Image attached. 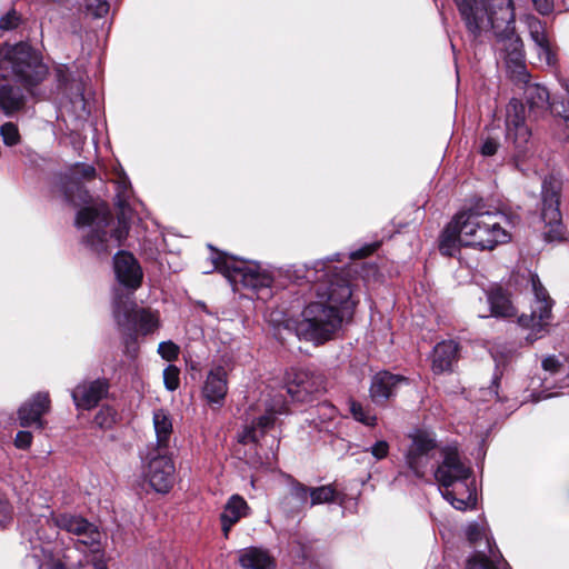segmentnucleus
I'll return each instance as SVG.
<instances>
[{"label":"nucleus","instance_id":"de8ad7c7","mask_svg":"<svg viewBox=\"0 0 569 569\" xmlns=\"http://www.w3.org/2000/svg\"><path fill=\"white\" fill-rule=\"evenodd\" d=\"M12 521V506L8 499L0 495V527L4 528Z\"/></svg>","mask_w":569,"mask_h":569},{"label":"nucleus","instance_id":"bf43d9fd","mask_svg":"<svg viewBox=\"0 0 569 569\" xmlns=\"http://www.w3.org/2000/svg\"><path fill=\"white\" fill-rule=\"evenodd\" d=\"M208 248L211 249V250H214L212 244H208Z\"/></svg>","mask_w":569,"mask_h":569},{"label":"nucleus","instance_id":"2eb2a0df","mask_svg":"<svg viewBox=\"0 0 569 569\" xmlns=\"http://www.w3.org/2000/svg\"><path fill=\"white\" fill-rule=\"evenodd\" d=\"M146 477L151 488L158 493H167L173 487L176 467L169 450L147 448Z\"/></svg>","mask_w":569,"mask_h":569},{"label":"nucleus","instance_id":"cd10ccee","mask_svg":"<svg viewBox=\"0 0 569 569\" xmlns=\"http://www.w3.org/2000/svg\"><path fill=\"white\" fill-rule=\"evenodd\" d=\"M249 510L247 501L241 496L232 495L228 499L220 515L221 529L226 538H228L232 526L241 518L247 517Z\"/></svg>","mask_w":569,"mask_h":569},{"label":"nucleus","instance_id":"6e6d98bb","mask_svg":"<svg viewBox=\"0 0 569 569\" xmlns=\"http://www.w3.org/2000/svg\"><path fill=\"white\" fill-rule=\"evenodd\" d=\"M457 7L458 12L462 16V0H452Z\"/></svg>","mask_w":569,"mask_h":569},{"label":"nucleus","instance_id":"3c124183","mask_svg":"<svg viewBox=\"0 0 569 569\" xmlns=\"http://www.w3.org/2000/svg\"><path fill=\"white\" fill-rule=\"evenodd\" d=\"M32 442V435L30 431H18L14 439V445L19 449H28Z\"/></svg>","mask_w":569,"mask_h":569},{"label":"nucleus","instance_id":"aec40b11","mask_svg":"<svg viewBox=\"0 0 569 569\" xmlns=\"http://www.w3.org/2000/svg\"><path fill=\"white\" fill-rule=\"evenodd\" d=\"M50 397L48 392H37L18 410L19 423L23 428L34 426L37 429L44 428L42 416L50 410Z\"/></svg>","mask_w":569,"mask_h":569},{"label":"nucleus","instance_id":"5701e85b","mask_svg":"<svg viewBox=\"0 0 569 569\" xmlns=\"http://www.w3.org/2000/svg\"><path fill=\"white\" fill-rule=\"evenodd\" d=\"M462 209L458 210L439 236V251L443 256L458 257L461 253Z\"/></svg>","mask_w":569,"mask_h":569},{"label":"nucleus","instance_id":"473e14b6","mask_svg":"<svg viewBox=\"0 0 569 569\" xmlns=\"http://www.w3.org/2000/svg\"><path fill=\"white\" fill-rule=\"evenodd\" d=\"M289 497L283 501V508L288 513L298 512L309 503L311 488L290 477Z\"/></svg>","mask_w":569,"mask_h":569},{"label":"nucleus","instance_id":"5fc2aeb1","mask_svg":"<svg viewBox=\"0 0 569 569\" xmlns=\"http://www.w3.org/2000/svg\"><path fill=\"white\" fill-rule=\"evenodd\" d=\"M93 569H108L107 562L101 553H99V557H94Z\"/></svg>","mask_w":569,"mask_h":569},{"label":"nucleus","instance_id":"a19ab883","mask_svg":"<svg viewBox=\"0 0 569 569\" xmlns=\"http://www.w3.org/2000/svg\"><path fill=\"white\" fill-rule=\"evenodd\" d=\"M163 385L168 391H174L180 386V370L174 365H168L163 369Z\"/></svg>","mask_w":569,"mask_h":569},{"label":"nucleus","instance_id":"7c9ffc66","mask_svg":"<svg viewBox=\"0 0 569 569\" xmlns=\"http://www.w3.org/2000/svg\"><path fill=\"white\" fill-rule=\"evenodd\" d=\"M487 300L492 317L507 319L516 316L517 311L510 296L501 287L491 288L487 292Z\"/></svg>","mask_w":569,"mask_h":569},{"label":"nucleus","instance_id":"20e7f679","mask_svg":"<svg viewBox=\"0 0 569 569\" xmlns=\"http://www.w3.org/2000/svg\"><path fill=\"white\" fill-rule=\"evenodd\" d=\"M465 22L473 33L492 30L500 58L515 50H522L521 38L515 31L512 0H465Z\"/></svg>","mask_w":569,"mask_h":569},{"label":"nucleus","instance_id":"39448f33","mask_svg":"<svg viewBox=\"0 0 569 569\" xmlns=\"http://www.w3.org/2000/svg\"><path fill=\"white\" fill-rule=\"evenodd\" d=\"M113 272L118 286L112 289V315L119 327L133 331V301L134 291L141 286L143 272L136 257L126 250H118L113 258ZM136 333L130 332L127 346L136 345Z\"/></svg>","mask_w":569,"mask_h":569},{"label":"nucleus","instance_id":"f257e3e1","mask_svg":"<svg viewBox=\"0 0 569 569\" xmlns=\"http://www.w3.org/2000/svg\"><path fill=\"white\" fill-rule=\"evenodd\" d=\"M379 242L365 243L357 250L336 252L311 263L292 266V276L312 284L315 300L308 302L300 318L292 322L299 340L321 346L332 340L346 318H351L357 306L352 298L349 276L351 260L363 259L373 253Z\"/></svg>","mask_w":569,"mask_h":569},{"label":"nucleus","instance_id":"58836bf2","mask_svg":"<svg viewBox=\"0 0 569 569\" xmlns=\"http://www.w3.org/2000/svg\"><path fill=\"white\" fill-rule=\"evenodd\" d=\"M350 412L356 421L361 422L365 426L373 427L377 422V417L371 415L370 410L366 409L358 401H350Z\"/></svg>","mask_w":569,"mask_h":569},{"label":"nucleus","instance_id":"09e8293b","mask_svg":"<svg viewBox=\"0 0 569 569\" xmlns=\"http://www.w3.org/2000/svg\"><path fill=\"white\" fill-rule=\"evenodd\" d=\"M365 451H370V453L377 460H382L389 453V445L386 440H379V441L375 442L370 448L365 449Z\"/></svg>","mask_w":569,"mask_h":569},{"label":"nucleus","instance_id":"f03ea898","mask_svg":"<svg viewBox=\"0 0 569 569\" xmlns=\"http://www.w3.org/2000/svg\"><path fill=\"white\" fill-rule=\"evenodd\" d=\"M96 176L92 164L77 162L66 172H56L50 178V192L64 203L78 209L74 227L81 232V243L99 258H107L123 246L134 217L131 182L124 173L116 181L114 206L118 209L117 221L104 202H93L89 191L82 184Z\"/></svg>","mask_w":569,"mask_h":569},{"label":"nucleus","instance_id":"f8f14e48","mask_svg":"<svg viewBox=\"0 0 569 569\" xmlns=\"http://www.w3.org/2000/svg\"><path fill=\"white\" fill-rule=\"evenodd\" d=\"M531 288L533 292V300L531 302L530 315H521L518 318V323L530 330L527 339L535 341L541 338L547 331L551 319V311L553 307V300L550 298L547 289L541 283L538 274H531L530 277Z\"/></svg>","mask_w":569,"mask_h":569},{"label":"nucleus","instance_id":"4d7b16f0","mask_svg":"<svg viewBox=\"0 0 569 569\" xmlns=\"http://www.w3.org/2000/svg\"><path fill=\"white\" fill-rule=\"evenodd\" d=\"M441 536H442V538H443V540H445L446 549L448 550V549H449V547H448V545H449V540L446 538V533H445V532H441Z\"/></svg>","mask_w":569,"mask_h":569},{"label":"nucleus","instance_id":"f3484780","mask_svg":"<svg viewBox=\"0 0 569 569\" xmlns=\"http://www.w3.org/2000/svg\"><path fill=\"white\" fill-rule=\"evenodd\" d=\"M231 370V358L222 356L213 362L202 386V396L209 405L222 407L228 393V373Z\"/></svg>","mask_w":569,"mask_h":569},{"label":"nucleus","instance_id":"393cba45","mask_svg":"<svg viewBox=\"0 0 569 569\" xmlns=\"http://www.w3.org/2000/svg\"><path fill=\"white\" fill-rule=\"evenodd\" d=\"M527 26L531 40L536 44L539 60L548 66L556 64V56L551 49L545 24L536 17L527 18Z\"/></svg>","mask_w":569,"mask_h":569},{"label":"nucleus","instance_id":"bb28decb","mask_svg":"<svg viewBox=\"0 0 569 569\" xmlns=\"http://www.w3.org/2000/svg\"><path fill=\"white\" fill-rule=\"evenodd\" d=\"M71 92L68 98L67 111L73 117L76 126L84 123L91 116V103L86 98L84 84L78 81L70 88Z\"/></svg>","mask_w":569,"mask_h":569},{"label":"nucleus","instance_id":"a211bd4d","mask_svg":"<svg viewBox=\"0 0 569 569\" xmlns=\"http://www.w3.org/2000/svg\"><path fill=\"white\" fill-rule=\"evenodd\" d=\"M110 383L106 378L83 380L71 390L73 405L79 410H91L107 397Z\"/></svg>","mask_w":569,"mask_h":569},{"label":"nucleus","instance_id":"a18cd8bd","mask_svg":"<svg viewBox=\"0 0 569 569\" xmlns=\"http://www.w3.org/2000/svg\"><path fill=\"white\" fill-rule=\"evenodd\" d=\"M86 7L96 18H102L110 9L107 0H86Z\"/></svg>","mask_w":569,"mask_h":569},{"label":"nucleus","instance_id":"1a4fd4ad","mask_svg":"<svg viewBox=\"0 0 569 569\" xmlns=\"http://www.w3.org/2000/svg\"><path fill=\"white\" fill-rule=\"evenodd\" d=\"M465 540L472 549L465 569H511L497 548L483 513L467 520Z\"/></svg>","mask_w":569,"mask_h":569},{"label":"nucleus","instance_id":"4c0bfd02","mask_svg":"<svg viewBox=\"0 0 569 569\" xmlns=\"http://www.w3.org/2000/svg\"><path fill=\"white\" fill-rule=\"evenodd\" d=\"M118 411L109 405L102 406L93 418V425L101 430H110L118 421Z\"/></svg>","mask_w":569,"mask_h":569},{"label":"nucleus","instance_id":"dca6fc26","mask_svg":"<svg viewBox=\"0 0 569 569\" xmlns=\"http://www.w3.org/2000/svg\"><path fill=\"white\" fill-rule=\"evenodd\" d=\"M541 219L549 231L545 232L547 241H553L561 238V212L559 209V187L556 181L545 179L541 184Z\"/></svg>","mask_w":569,"mask_h":569},{"label":"nucleus","instance_id":"c9c22d12","mask_svg":"<svg viewBox=\"0 0 569 569\" xmlns=\"http://www.w3.org/2000/svg\"><path fill=\"white\" fill-rule=\"evenodd\" d=\"M491 428V420L479 421L475 427V448L470 451V455L475 457L477 461H482L486 456V440Z\"/></svg>","mask_w":569,"mask_h":569},{"label":"nucleus","instance_id":"e433bc0d","mask_svg":"<svg viewBox=\"0 0 569 569\" xmlns=\"http://www.w3.org/2000/svg\"><path fill=\"white\" fill-rule=\"evenodd\" d=\"M465 487H467L468 497L465 499V512L467 510H473L478 506V501L481 498V495L478 490L477 480L472 477V471L469 468L465 467Z\"/></svg>","mask_w":569,"mask_h":569},{"label":"nucleus","instance_id":"9d476101","mask_svg":"<svg viewBox=\"0 0 569 569\" xmlns=\"http://www.w3.org/2000/svg\"><path fill=\"white\" fill-rule=\"evenodd\" d=\"M263 413L253 418L250 423L243 427L238 436V441L242 445L254 443L262 448L264 445L269 448L272 459H276L280 445V439L276 435H270L274 430L277 417L287 415L289 411L286 396L281 392L271 395L263 403Z\"/></svg>","mask_w":569,"mask_h":569},{"label":"nucleus","instance_id":"2f4dec72","mask_svg":"<svg viewBox=\"0 0 569 569\" xmlns=\"http://www.w3.org/2000/svg\"><path fill=\"white\" fill-rule=\"evenodd\" d=\"M152 421L156 432V443L151 445L149 448L169 450V441L172 433V421L169 412L163 408L154 410Z\"/></svg>","mask_w":569,"mask_h":569},{"label":"nucleus","instance_id":"13d9d810","mask_svg":"<svg viewBox=\"0 0 569 569\" xmlns=\"http://www.w3.org/2000/svg\"><path fill=\"white\" fill-rule=\"evenodd\" d=\"M49 2H52V3H63L66 0H48Z\"/></svg>","mask_w":569,"mask_h":569},{"label":"nucleus","instance_id":"6ab92c4d","mask_svg":"<svg viewBox=\"0 0 569 569\" xmlns=\"http://www.w3.org/2000/svg\"><path fill=\"white\" fill-rule=\"evenodd\" d=\"M409 385V379L402 375L381 370L371 378L369 395L375 405L382 406L393 398L400 386Z\"/></svg>","mask_w":569,"mask_h":569},{"label":"nucleus","instance_id":"c03bdc74","mask_svg":"<svg viewBox=\"0 0 569 569\" xmlns=\"http://www.w3.org/2000/svg\"><path fill=\"white\" fill-rule=\"evenodd\" d=\"M137 325L143 335H148L158 327V319L150 312L141 311Z\"/></svg>","mask_w":569,"mask_h":569},{"label":"nucleus","instance_id":"c756f323","mask_svg":"<svg viewBox=\"0 0 569 569\" xmlns=\"http://www.w3.org/2000/svg\"><path fill=\"white\" fill-rule=\"evenodd\" d=\"M30 549L27 552L23 565L27 569H50L52 563L58 560L53 559V552L48 543L41 542L39 539L30 540Z\"/></svg>","mask_w":569,"mask_h":569},{"label":"nucleus","instance_id":"0eeeda50","mask_svg":"<svg viewBox=\"0 0 569 569\" xmlns=\"http://www.w3.org/2000/svg\"><path fill=\"white\" fill-rule=\"evenodd\" d=\"M214 269L228 280L233 291L241 288L250 290L259 300L268 301L272 295L274 277L256 261L239 260L226 252L217 251L212 257Z\"/></svg>","mask_w":569,"mask_h":569},{"label":"nucleus","instance_id":"9b49d317","mask_svg":"<svg viewBox=\"0 0 569 569\" xmlns=\"http://www.w3.org/2000/svg\"><path fill=\"white\" fill-rule=\"evenodd\" d=\"M506 142L512 152L516 168L522 172L525 160L532 154V132L526 122L525 106L519 99H511L506 108Z\"/></svg>","mask_w":569,"mask_h":569},{"label":"nucleus","instance_id":"72a5a7b5","mask_svg":"<svg viewBox=\"0 0 569 569\" xmlns=\"http://www.w3.org/2000/svg\"><path fill=\"white\" fill-rule=\"evenodd\" d=\"M501 59L505 60L507 71L515 82L527 81L528 78H530L525 61L523 49L518 51L513 49V52L503 54Z\"/></svg>","mask_w":569,"mask_h":569},{"label":"nucleus","instance_id":"6e6552de","mask_svg":"<svg viewBox=\"0 0 569 569\" xmlns=\"http://www.w3.org/2000/svg\"><path fill=\"white\" fill-rule=\"evenodd\" d=\"M2 78H12L29 93L49 74V67L43 62L42 53L28 42H19L10 47L0 59Z\"/></svg>","mask_w":569,"mask_h":569},{"label":"nucleus","instance_id":"79ce46f5","mask_svg":"<svg viewBox=\"0 0 569 569\" xmlns=\"http://www.w3.org/2000/svg\"><path fill=\"white\" fill-rule=\"evenodd\" d=\"M158 353L167 361H174L179 357L180 348L173 341L167 340L159 343Z\"/></svg>","mask_w":569,"mask_h":569},{"label":"nucleus","instance_id":"412c9836","mask_svg":"<svg viewBox=\"0 0 569 569\" xmlns=\"http://www.w3.org/2000/svg\"><path fill=\"white\" fill-rule=\"evenodd\" d=\"M518 83L523 84V94L529 108V114L535 120L543 118L549 110L553 112L555 106H560V103H550L549 90L540 83L531 82L530 78Z\"/></svg>","mask_w":569,"mask_h":569},{"label":"nucleus","instance_id":"603ef678","mask_svg":"<svg viewBox=\"0 0 569 569\" xmlns=\"http://www.w3.org/2000/svg\"><path fill=\"white\" fill-rule=\"evenodd\" d=\"M531 2L540 14H548L553 10V0H531Z\"/></svg>","mask_w":569,"mask_h":569},{"label":"nucleus","instance_id":"b1692460","mask_svg":"<svg viewBox=\"0 0 569 569\" xmlns=\"http://www.w3.org/2000/svg\"><path fill=\"white\" fill-rule=\"evenodd\" d=\"M515 350L503 348H497L492 352V358L496 363V370L493 372L490 386L488 388H481L479 390L478 399L485 402H492L499 400V386L502 377V372L508 361H510L513 357Z\"/></svg>","mask_w":569,"mask_h":569},{"label":"nucleus","instance_id":"37998d69","mask_svg":"<svg viewBox=\"0 0 569 569\" xmlns=\"http://www.w3.org/2000/svg\"><path fill=\"white\" fill-rule=\"evenodd\" d=\"M21 23V16L16 9L9 10L7 13L0 17V30L11 31L19 27Z\"/></svg>","mask_w":569,"mask_h":569},{"label":"nucleus","instance_id":"ddd939ff","mask_svg":"<svg viewBox=\"0 0 569 569\" xmlns=\"http://www.w3.org/2000/svg\"><path fill=\"white\" fill-rule=\"evenodd\" d=\"M52 520L57 528L76 536V545L79 550L84 552L88 549L93 553L101 552L102 533L94 523L71 513L56 515Z\"/></svg>","mask_w":569,"mask_h":569},{"label":"nucleus","instance_id":"a878e982","mask_svg":"<svg viewBox=\"0 0 569 569\" xmlns=\"http://www.w3.org/2000/svg\"><path fill=\"white\" fill-rule=\"evenodd\" d=\"M458 361V343L449 340L441 341L433 347L431 355V369L433 373L441 375L452 371Z\"/></svg>","mask_w":569,"mask_h":569},{"label":"nucleus","instance_id":"4be33fe9","mask_svg":"<svg viewBox=\"0 0 569 569\" xmlns=\"http://www.w3.org/2000/svg\"><path fill=\"white\" fill-rule=\"evenodd\" d=\"M27 96L23 89L8 78L0 80V113L13 118L24 110Z\"/></svg>","mask_w":569,"mask_h":569},{"label":"nucleus","instance_id":"8fccbe9b","mask_svg":"<svg viewBox=\"0 0 569 569\" xmlns=\"http://www.w3.org/2000/svg\"><path fill=\"white\" fill-rule=\"evenodd\" d=\"M499 148V142L493 138H487L480 146V153L485 157L493 156Z\"/></svg>","mask_w":569,"mask_h":569},{"label":"nucleus","instance_id":"7ed1b4c3","mask_svg":"<svg viewBox=\"0 0 569 569\" xmlns=\"http://www.w3.org/2000/svg\"><path fill=\"white\" fill-rule=\"evenodd\" d=\"M405 452L406 466L417 478L433 472L438 489L456 510H462V499L453 493L452 486L462 480V462L457 446H441L435 433L415 430Z\"/></svg>","mask_w":569,"mask_h":569},{"label":"nucleus","instance_id":"49530a36","mask_svg":"<svg viewBox=\"0 0 569 569\" xmlns=\"http://www.w3.org/2000/svg\"><path fill=\"white\" fill-rule=\"evenodd\" d=\"M563 88L567 92V104L561 102L560 106H555L553 113L562 119L566 126V133H569V83H565Z\"/></svg>","mask_w":569,"mask_h":569},{"label":"nucleus","instance_id":"864d4df0","mask_svg":"<svg viewBox=\"0 0 569 569\" xmlns=\"http://www.w3.org/2000/svg\"><path fill=\"white\" fill-rule=\"evenodd\" d=\"M451 49H452V52L455 54L456 76H457V99H456V106H457L458 104V99H459V87H460V68H459V64H458V57H457V53H456V46L453 44L452 41H451Z\"/></svg>","mask_w":569,"mask_h":569},{"label":"nucleus","instance_id":"423d86ee","mask_svg":"<svg viewBox=\"0 0 569 569\" xmlns=\"http://www.w3.org/2000/svg\"><path fill=\"white\" fill-rule=\"evenodd\" d=\"M505 213L489 210L480 198L465 200V247L492 250L507 243L511 234L503 227Z\"/></svg>","mask_w":569,"mask_h":569},{"label":"nucleus","instance_id":"f704fd0d","mask_svg":"<svg viewBox=\"0 0 569 569\" xmlns=\"http://www.w3.org/2000/svg\"><path fill=\"white\" fill-rule=\"evenodd\" d=\"M345 498L339 493L332 485H325L311 488L309 506L313 507L322 503L338 502L340 506L343 503Z\"/></svg>","mask_w":569,"mask_h":569},{"label":"nucleus","instance_id":"c85d7f7f","mask_svg":"<svg viewBox=\"0 0 569 569\" xmlns=\"http://www.w3.org/2000/svg\"><path fill=\"white\" fill-rule=\"evenodd\" d=\"M238 562L242 569H276V560L261 547H247L239 551Z\"/></svg>","mask_w":569,"mask_h":569},{"label":"nucleus","instance_id":"4468645a","mask_svg":"<svg viewBox=\"0 0 569 569\" xmlns=\"http://www.w3.org/2000/svg\"><path fill=\"white\" fill-rule=\"evenodd\" d=\"M287 395L293 401L307 402L326 389V380L321 373L305 368H289L283 376Z\"/></svg>","mask_w":569,"mask_h":569},{"label":"nucleus","instance_id":"ea45409f","mask_svg":"<svg viewBox=\"0 0 569 569\" xmlns=\"http://www.w3.org/2000/svg\"><path fill=\"white\" fill-rule=\"evenodd\" d=\"M0 136L3 143L8 147H14L21 141L18 124L11 121L4 122L0 126Z\"/></svg>","mask_w":569,"mask_h":569}]
</instances>
